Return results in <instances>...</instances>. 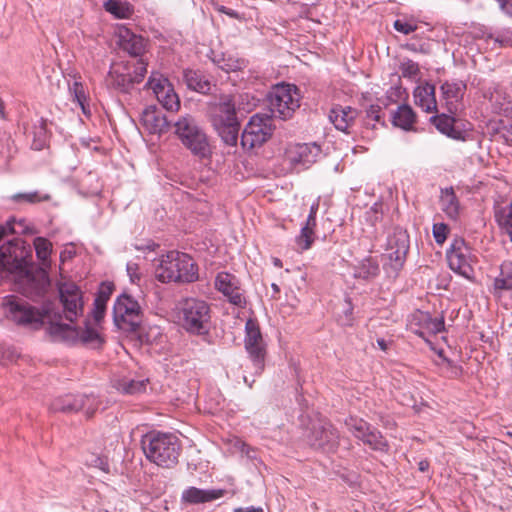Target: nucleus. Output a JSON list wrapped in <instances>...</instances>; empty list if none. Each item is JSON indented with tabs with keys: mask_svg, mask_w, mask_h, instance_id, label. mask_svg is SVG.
Instances as JSON below:
<instances>
[{
	"mask_svg": "<svg viewBox=\"0 0 512 512\" xmlns=\"http://www.w3.org/2000/svg\"><path fill=\"white\" fill-rule=\"evenodd\" d=\"M314 227L305 225L296 237V243L302 250H308L314 242Z\"/></svg>",
	"mask_w": 512,
	"mask_h": 512,
	"instance_id": "obj_44",
	"label": "nucleus"
},
{
	"mask_svg": "<svg viewBox=\"0 0 512 512\" xmlns=\"http://www.w3.org/2000/svg\"><path fill=\"white\" fill-rule=\"evenodd\" d=\"M217 11L220 13L226 14L227 16H229L230 18H233V19L241 18L237 11L227 8L225 6H222V5L217 7Z\"/></svg>",
	"mask_w": 512,
	"mask_h": 512,
	"instance_id": "obj_56",
	"label": "nucleus"
},
{
	"mask_svg": "<svg viewBox=\"0 0 512 512\" xmlns=\"http://www.w3.org/2000/svg\"><path fill=\"white\" fill-rule=\"evenodd\" d=\"M2 306L7 319L17 325L33 329H40L44 324H48V329L53 322H58L61 318L57 313L52 314L53 303L50 301L43 303L39 309L16 296H8Z\"/></svg>",
	"mask_w": 512,
	"mask_h": 512,
	"instance_id": "obj_1",
	"label": "nucleus"
},
{
	"mask_svg": "<svg viewBox=\"0 0 512 512\" xmlns=\"http://www.w3.org/2000/svg\"><path fill=\"white\" fill-rule=\"evenodd\" d=\"M223 489H200L188 487L181 494V501L186 504H202L217 500L225 495Z\"/></svg>",
	"mask_w": 512,
	"mask_h": 512,
	"instance_id": "obj_23",
	"label": "nucleus"
},
{
	"mask_svg": "<svg viewBox=\"0 0 512 512\" xmlns=\"http://www.w3.org/2000/svg\"><path fill=\"white\" fill-rule=\"evenodd\" d=\"M146 87L151 89L157 101L167 111L175 112L180 108V100L170 81L159 72H151Z\"/></svg>",
	"mask_w": 512,
	"mask_h": 512,
	"instance_id": "obj_15",
	"label": "nucleus"
},
{
	"mask_svg": "<svg viewBox=\"0 0 512 512\" xmlns=\"http://www.w3.org/2000/svg\"><path fill=\"white\" fill-rule=\"evenodd\" d=\"M234 512H263V509L262 508H255L253 506L246 507V508L239 507V508H235Z\"/></svg>",
	"mask_w": 512,
	"mask_h": 512,
	"instance_id": "obj_58",
	"label": "nucleus"
},
{
	"mask_svg": "<svg viewBox=\"0 0 512 512\" xmlns=\"http://www.w3.org/2000/svg\"><path fill=\"white\" fill-rule=\"evenodd\" d=\"M273 119L268 114H255L245 126L241 135V144L244 148L253 149L261 146L272 135Z\"/></svg>",
	"mask_w": 512,
	"mask_h": 512,
	"instance_id": "obj_13",
	"label": "nucleus"
},
{
	"mask_svg": "<svg viewBox=\"0 0 512 512\" xmlns=\"http://www.w3.org/2000/svg\"><path fill=\"white\" fill-rule=\"evenodd\" d=\"M339 432L328 421H318L314 423L307 436L309 444L324 452H333L339 444Z\"/></svg>",
	"mask_w": 512,
	"mask_h": 512,
	"instance_id": "obj_17",
	"label": "nucleus"
},
{
	"mask_svg": "<svg viewBox=\"0 0 512 512\" xmlns=\"http://www.w3.org/2000/svg\"><path fill=\"white\" fill-rule=\"evenodd\" d=\"M114 290V285L111 282L101 283L95 299L107 303Z\"/></svg>",
	"mask_w": 512,
	"mask_h": 512,
	"instance_id": "obj_49",
	"label": "nucleus"
},
{
	"mask_svg": "<svg viewBox=\"0 0 512 512\" xmlns=\"http://www.w3.org/2000/svg\"><path fill=\"white\" fill-rule=\"evenodd\" d=\"M495 219L501 231L507 234L512 241V202L495 211Z\"/></svg>",
	"mask_w": 512,
	"mask_h": 512,
	"instance_id": "obj_37",
	"label": "nucleus"
},
{
	"mask_svg": "<svg viewBox=\"0 0 512 512\" xmlns=\"http://www.w3.org/2000/svg\"><path fill=\"white\" fill-rule=\"evenodd\" d=\"M345 425L353 436L362 442L366 435L373 429L368 422L357 417H349L346 419Z\"/></svg>",
	"mask_w": 512,
	"mask_h": 512,
	"instance_id": "obj_38",
	"label": "nucleus"
},
{
	"mask_svg": "<svg viewBox=\"0 0 512 512\" xmlns=\"http://www.w3.org/2000/svg\"><path fill=\"white\" fill-rule=\"evenodd\" d=\"M427 327L434 334L442 332L445 329L444 318L440 317V318L429 319Z\"/></svg>",
	"mask_w": 512,
	"mask_h": 512,
	"instance_id": "obj_54",
	"label": "nucleus"
},
{
	"mask_svg": "<svg viewBox=\"0 0 512 512\" xmlns=\"http://www.w3.org/2000/svg\"><path fill=\"white\" fill-rule=\"evenodd\" d=\"M415 104L425 112L430 113L437 110L435 97V86L430 83L417 86L414 90Z\"/></svg>",
	"mask_w": 512,
	"mask_h": 512,
	"instance_id": "obj_26",
	"label": "nucleus"
},
{
	"mask_svg": "<svg viewBox=\"0 0 512 512\" xmlns=\"http://www.w3.org/2000/svg\"><path fill=\"white\" fill-rule=\"evenodd\" d=\"M415 122L416 114L411 106L407 104L398 106L397 110L392 114L393 125L403 130H413Z\"/></svg>",
	"mask_w": 512,
	"mask_h": 512,
	"instance_id": "obj_29",
	"label": "nucleus"
},
{
	"mask_svg": "<svg viewBox=\"0 0 512 512\" xmlns=\"http://www.w3.org/2000/svg\"><path fill=\"white\" fill-rule=\"evenodd\" d=\"M59 300L62 305V312L55 311L61 316L58 322L64 318L70 323H74L84 313V294L82 290L73 282H60L58 284Z\"/></svg>",
	"mask_w": 512,
	"mask_h": 512,
	"instance_id": "obj_10",
	"label": "nucleus"
},
{
	"mask_svg": "<svg viewBox=\"0 0 512 512\" xmlns=\"http://www.w3.org/2000/svg\"><path fill=\"white\" fill-rule=\"evenodd\" d=\"M358 111L350 106L337 105L330 110L329 119L339 131L349 133L354 124Z\"/></svg>",
	"mask_w": 512,
	"mask_h": 512,
	"instance_id": "obj_24",
	"label": "nucleus"
},
{
	"mask_svg": "<svg viewBox=\"0 0 512 512\" xmlns=\"http://www.w3.org/2000/svg\"><path fill=\"white\" fill-rule=\"evenodd\" d=\"M366 117L369 120H373L374 122L384 125V120L381 115V107L379 105H371L366 110Z\"/></svg>",
	"mask_w": 512,
	"mask_h": 512,
	"instance_id": "obj_53",
	"label": "nucleus"
},
{
	"mask_svg": "<svg viewBox=\"0 0 512 512\" xmlns=\"http://www.w3.org/2000/svg\"><path fill=\"white\" fill-rule=\"evenodd\" d=\"M448 226L444 223H436L433 225V236L437 244H443L447 238Z\"/></svg>",
	"mask_w": 512,
	"mask_h": 512,
	"instance_id": "obj_52",
	"label": "nucleus"
},
{
	"mask_svg": "<svg viewBox=\"0 0 512 512\" xmlns=\"http://www.w3.org/2000/svg\"><path fill=\"white\" fill-rule=\"evenodd\" d=\"M174 134L181 144L194 156L204 159L212 154L209 138L198 121L191 115L178 118L174 123Z\"/></svg>",
	"mask_w": 512,
	"mask_h": 512,
	"instance_id": "obj_4",
	"label": "nucleus"
},
{
	"mask_svg": "<svg viewBox=\"0 0 512 512\" xmlns=\"http://www.w3.org/2000/svg\"><path fill=\"white\" fill-rule=\"evenodd\" d=\"M104 9L118 19L130 18L134 12L131 4L119 0H107Z\"/></svg>",
	"mask_w": 512,
	"mask_h": 512,
	"instance_id": "obj_35",
	"label": "nucleus"
},
{
	"mask_svg": "<svg viewBox=\"0 0 512 512\" xmlns=\"http://www.w3.org/2000/svg\"><path fill=\"white\" fill-rule=\"evenodd\" d=\"M442 99L449 113L457 112L458 103L463 99L466 84L463 81H445L440 86Z\"/></svg>",
	"mask_w": 512,
	"mask_h": 512,
	"instance_id": "obj_21",
	"label": "nucleus"
},
{
	"mask_svg": "<svg viewBox=\"0 0 512 512\" xmlns=\"http://www.w3.org/2000/svg\"><path fill=\"white\" fill-rule=\"evenodd\" d=\"M440 206L448 218L456 220L459 217L460 203L452 187L441 189Z\"/></svg>",
	"mask_w": 512,
	"mask_h": 512,
	"instance_id": "obj_28",
	"label": "nucleus"
},
{
	"mask_svg": "<svg viewBox=\"0 0 512 512\" xmlns=\"http://www.w3.org/2000/svg\"><path fill=\"white\" fill-rule=\"evenodd\" d=\"M98 405L99 401L94 395L68 394L55 399L51 404V409L63 413H75L82 410L86 417L90 418L98 409Z\"/></svg>",
	"mask_w": 512,
	"mask_h": 512,
	"instance_id": "obj_16",
	"label": "nucleus"
},
{
	"mask_svg": "<svg viewBox=\"0 0 512 512\" xmlns=\"http://www.w3.org/2000/svg\"><path fill=\"white\" fill-rule=\"evenodd\" d=\"M446 258L451 270L468 280L474 279L473 263L476 257L463 238H455L452 241Z\"/></svg>",
	"mask_w": 512,
	"mask_h": 512,
	"instance_id": "obj_11",
	"label": "nucleus"
},
{
	"mask_svg": "<svg viewBox=\"0 0 512 512\" xmlns=\"http://www.w3.org/2000/svg\"><path fill=\"white\" fill-rule=\"evenodd\" d=\"M68 257H71V253H70V252H68V253L63 252V253H61V255H60V258H61V260H62V261H64V260H65L66 258H68Z\"/></svg>",
	"mask_w": 512,
	"mask_h": 512,
	"instance_id": "obj_62",
	"label": "nucleus"
},
{
	"mask_svg": "<svg viewBox=\"0 0 512 512\" xmlns=\"http://www.w3.org/2000/svg\"><path fill=\"white\" fill-rule=\"evenodd\" d=\"M180 319L186 331L192 334H207L211 324L209 304L200 299L187 298L181 303Z\"/></svg>",
	"mask_w": 512,
	"mask_h": 512,
	"instance_id": "obj_8",
	"label": "nucleus"
},
{
	"mask_svg": "<svg viewBox=\"0 0 512 512\" xmlns=\"http://www.w3.org/2000/svg\"><path fill=\"white\" fill-rule=\"evenodd\" d=\"M244 382L249 386V387H252V384L254 382V380L252 381H249L248 378L246 376H244Z\"/></svg>",
	"mask_w": 512,
	"mask_h": 512,
	"instance_id": "obj_63",
	"label": "nucleus"
},
{
	"mask_svg": "<svg viewBox=\"0 0 512 512\" xmlns=\"http://www.w3.org/2000/svg\"><path fill=\"white\" fill-rule=\"evenodd\" d=\"M213 62L227 73L241 71L247 67V61L244 58L228 53L215 56Z\"/></svg>",
	"mask_w": 512,
	"mask_h": 512,
	"instance_id": "obj_32",
	"label": "nucleus"
},
{
	"mask_svg": "<svg viewBox=\"0 0 512 512\" xmlns=\"http://www.w3.org/2000/svg\"><path fill=\"white\" fill-rule=\"evenodd\" d=\"M221 121L222 120H219L218 124H214V128L216 129L224 143L230 146L236 145L238 141L240 123L236 122L230 124H223V122Z\"/></svg>",
	"mask_w": 512,
	"mask_h": 512,
	"instance_id": "obj_34",
	"label": "nucleus"
},
{
	"mask_svg": "<svg viewBox=\"0 0 512 512\" xmlns=\"http://www.w3.org/2000/svg\"><path fill=\"white\" fill-rule=\"evenodd\" d=\"M137 269H138L137 264H135V263L127 264V272L131 277L133 276V274L136 272Z\"/></svg>",
	"mask_w": 512,
	"mask_h": 512,
	"instance_id": "obj_60",
	"label": "nucleus"
},
{
	"mask_svg": "<svg viewBox=\"0 0 512 512\" xmlns=\"http://www.w3.org/2000/svg\"><path fill=\"white\" fill-rule=\"evenodd\" d=\"M322 150L317 143H297L286 151L288 161L294 167L308 168L321 156Z\"/></svg>",
	"mask_w": 512,
	"mask_h": 512,
	"instance_id": "obj_19",
	"label": "nucleus"
},
{
	"mask_svg": "<svg viewBox=\"0 0 512 512\" xmlns=\"http://www.w3.org/2000/svg\"><path fill=\"white\" fill-rule=\"evenodd\" d=\"M146 380H131L124 383L123 389L128 394H137L145 390Z\"/></svg>",
	"mask_w": 512,
	"mask_h": 512,
	"instance_id": "obj_51",
	"label": "nucleus"
},
{
	"mask_svg": "<svg viewBox=\"0 0 512 512\" xmlns=\"http://www.w3.org/2000/svg\"><path fill=\"white\" fill-rule=\"evenodd\" d=\"M147 63L141 60L115 63L106 77V84L119 92L128 93L134 84L143 81Z\"/></svg>",
	"mask_w": 512,
	"mask_h": 512,
	"instance_id": "obj_7",
	"label": "nucleus"
},
{
	"mask_svg": "<svg viewBox=\"0 0 512 512\" xmlns=\"http://www.w3.org/2000/svg\"><path fill=\"white\" fill-rule=\"evenodd\" d=\"M222 120L223 124L239 122L236 116V100L233 96H225L216 104L212 115V123L218 124Z\"/></svg>",
	"mask_w": 512,
	"mask_h": 512,
	"instance_id": "obj_25",
	"label": "nucleus"
},
{
	"mask_svg": "<svg viewBox=\"0 0 512 512\" xmlns=\"http://www.w3.org/2000/svg\"><path fill=\"white\" fill-rule=\"evenodd\" d=\"M34 247L36 256L39 260L45 261L50 257L52 251V243L44 237H36L34 239Z\"/></svg>",
	"mask_w": 512,
	"mask_h": 512,
	"instance_id": "obj_42",
	"label": "nucleus"
},
{
	"mask_svg": "<svg viewBox=\"0 0 512 512\" xmlns=\"http://www.w3.org/2000/svg\"><path fill=\"white\" fill-rule=\"evenodd\" d=\"M376 342H377L378 347L382 351H387L388 350L389 343L385 339L378 338Z\"/></svg>",
	"mask_w": 512,
	"mask_h": 512,
	"instance_id": "obj_59",
	"label": "nucleus"
},
{
	"mask_svg": "<svg viewBox=\"0 0 512 512\" xmlns=\"http://www.w3.org/2000/svg\"><path fill=\"white\" fill-rule=\"evenodd\" d=\"M215 286L233 305L242 307L245 304L241 289L236 285V279L233 275L219 273L215 279Z\"/></svg>",
	"mask_w": 512,
	"mask_h": 512,
	"instance_id": "obj_20",
	"label": "nucleus"
},
{
	"mask_svg": "<svg viewBox=\"0 0 512 512\" xmlns=\"http://www.w3.org/2000/svg\"><path fill=\"white\" fill-rule=\"evenodd\" d=\"M70 91L73 94L74 101L79 105L83 114L89 116L91 112L88 103V97L86 95L83 84L81 82L75 81L70 87Z\"/></svg>",
	"mask_w": 512,
	"mask_h": 512,
	"instance_id": "obj_40",
	"label": "nucleus"
},
{
	"mask_svg": "<svg viewBox=\"0 0 512 512\" xmlns=\"http://www.w3.org/2000/svg\"><path fill=\"white\" fill-rule=\"evenodd\" d=\"M272 289H273L275 292H279V287H278L276 284H272Z\"/></svg>",
	"mask_w": 512,
	"mask_h": 512,
	"instance_id": "obj_64",
	"label": "nucleus"
},
{
	"mask_svg": "<svg viewBox=\"0 0 512 512\" xmlns=\"http://www.w3.org/2000/svg\"><path fill=\"white\" fill-rule=\"evenodd\" d=\"M300 92L293 84L281 83L275 85L267 95V105L270 117L288 120L300 107Z\"/></svg>",
	"mask_w": 512,
	"mask_h": 512,
	"instance_id": "obj_6",
	"label": "nucleus"
},
{
	"mask_svg": "<svg viewBox=\"0 0 512 512\" xmlns=\"http://www.w3.org/2000/svg\"><path fill=\"white\" fill-rule=\"evenodd\" d=\"M394 29L404 35H408L417 29V23L413 19L401 18L394 21Z\"/></svg>",
	"mask_w": 512,
	"mask_h": 512,
	"instance_id": "obj_47",
	"label": "nucleus"
},
{
	"mask_svg": "<svg viewBox=\"0 0 512 512\" xmlns=\"http://www.w3.org/2000/svg\"><path fill=\"white\" fill-rule=\"evenodd\" d=\"M427 468H428V462H426V461H421V462L419 463V469H420L421 471H425Z\"/></svg>",
	"mask_w": 512,
	"mask_h": 512,
	"instance_id": "obj_61",
	"label": "nucleus"
},
{
	"mask_svg": "<svg viewBox=\"0 0 512 512\" xmlns=\"http://www.w3.org/2000/svg\"><path fill=\"white\" fill-rule=\"evenodd\" d=\"M245 349L252 362V369L255 375H260L265 366L266 344L263 340L258 323L248 319L245 324Z\"/></svg>",
	"mask_w": 512,
	"mask_h": 512,
	"instance_id": "obj_12",
	"label": "nucleus"
},
{
	"mask_svg": "<svg viewBox=\"0 0 512 512\" xmlns=\"http://www.w3.org/2000/svg\"><path fill=\"white\" fill-rule=\"evenodd\" d=\"M353 305L350 298H345L341 313L337 315V321L341 326H351L353 324Z\"/></svg>",
	"mask_w": 512,
	"mask_h": 512,
	"instance_id": "obj_45",
	"label": "nucleus"
},
{
	"mask_svg": "<svg viewBox=\"0 0 512 512\" xmlns=\"http://www.w3.org/2000/svg\"><path fill=\"white\" fill-rule=\"evenodd\" d=\"M34 135L35 140L33 146L35 149L40 150L48 137L47 120L41 119L39 121V125L35 126Z\"/></svg>",
	"mask_w": 512,
	"mask_h": 512,
	"instance_id": "obj_46",
	"label": "nucleus"
},
{
	"mask_svg": "<svg viewBox=\"0 0 512 512\" xmlns=\"http://www.w3.org/2000/svg\"><path fill=\"white\" fill-rule=\"evenodd\" d=\"M410 240L409 235L406 230L403 229H395L393 234L389 236L387 242L388 250H399V251H409Z\"/></svg>",
	"mask_w": 512,
	"mask_h": 512,
	"instance_id": "obj_39",
	"label": "nucleus"
},
{
	"mask_svg": "<svg viewBox=\"0 0 512 512\" xmlns=\"http://www.w3.org/2000/svg\"><path fill=\"white\" fill-rule=\"evenodd\" d=\"M380 272L378 261L373 257H366L360 261L355 267L353 276L356 279L370 281L377 277Z\"/></svg>",
	"mask_w": 512,
	"mask_h": 512,
	"instance_id": "obj_30",
	"label": "nucleus"
},
{
	"mask_svg": "<svg viewBox=\"0 0 512 512\" xmlns=\"http://www.w3.org/2000/svg\"><path fill=\"white\" fill-rule=\"evenodd\" d=\"M118 46L131 56L130 61L141 60L148 64L147 41L140 35H136L126 27H120L117 32Z\"/></svg>",
	"mask_w": 512,
	"mask_h": 512,
	"instance_id": "obj_18",
	"label": "nucleus"
},
{
	"mask_svg": "<svg viewBox=\"0 0 512 512\" xmlns=\"http://www.w3.org/2000/svg\"><path fill=\"white\" fill-rule=\"evenodd\" d=\"M430 120L441 134L453 140L466 141L467 132L456 124L454 117L442 113L432 116Z\"/></svg>",
	"mask_w": 512,
	"mask_h": 512,
	"instance_id": "obj_22",
	"label": "nucleus"
},
{
	"mask_svg": "<svg viewBox=\"0 0 512 512\" xmlns=\"http://www.w3.org/2000/svg\"><path fill=\"white\" fill-rule=\"evenodd\" d=\"M400 70H401L402 76L405 78H413L414 79L420 73L419 65L410 59L404 61L401 64Z\"/></svg>",
	"mask_w": 512,
	"mask_h": 512,
	"instance_id": "obj_48",
	"label": "nucleus"
},
{
	"mask_svg": "<svg viewBox=\"0 0 512 512\" xmlns=\"http://www.w3.org/2000/svg\"><path fill=\"white\" fill-rule=\"evenodd\" d=\"M10 199L15 203H38L41 201H47L50 199L49 195H40L37 191L28 192V193H16L10 197Z\"/></svg>",
	"mask_w": 512,
	"mask_h": 512,
	"instance_id": "obj_43",
	"label": "nucleus"
},
{
	"mask_svg": "<svg viewBox=\"0 0 512 512\" xmlns=\"http://www.w3.org/2000/svg\"><path fill=\"white\" fill-rule=\"evenodd\" d=\"M155 277L162 283L193 282L198 278L192 258L182 252L170 251L163 255L155 269Z\"/></svg>",
	"mask_w": 512,
	"mask_h": 512,
	"instance_id": "obj_3",
	"label": "nucleus"
},
{
	"mask_svg": "<svg viewBox=\"0 0 512 512\" xmlns=\"http://www.w3.org/2000/svg\"><path fill=\"white\" fill-rule=\"evenodd\" d=\"M493 287L495 294L512 290V261H504L500 265V273L494 279Z\"/></svg>",
	"mask_w": 512,
	"mask_h": 512,
	"instance_id": "obj_33",
	"label": "nucleus"
},
{
	"mask_svg": "<svg viewBox=\"0 0 512 512\" xmlns=\"http://www.w3.org/2000/svg\"><path fill=\"white\" fill-rule=\"evenodd\" d=\"M142 123L150 133L161 134L168 130L169 123L166 117L155 107H148L143 111Z\"/></svg>",
	"mask_w": 512,
	"mask_h": 512,
	"instance_id": "obj_27",
	"label": "nucleus"
},
{
	"mask_svg": "<svg viewBox=\"0 0 512 512\" xmlns=\"http://www.w3.org/2000/svg\"><path fill=\"white\" fill-rule=\"evenodd\" d=\"M363 444L369 446L372 450L386 452L388 443L382 434L375 428L368 433L363 440Z\"/></svg>",
	"mask_w": 512,
	"mask_h": 512,
	"instance_id": "obj_41",
	"label": "nucleus"
},
{
	"mask_svg": "<svg viewBox=\"0 0 512 512\" xmlns=\"http://www.w3.org/2000/svg\"><path fill=\"white\" fill-rule=\"evenodd\" d=\"M501 9L507 13L508 15L512 16V0H496Z\"/></svg>",
	"mask_w": 512,
	"mask_h": 512,
	"instance_id": "obj_57",
	"label": "nucleus"
},
{
	"mask_svg": "<svg viewBox=\"0 0 512 512\" xmlns=\"http://www.w3.org/2000/svg\"><path fill=\"white\" fill-rule=\"evenodd\" d=\"M184 79L187 86L200 93H207L210 90V82L206 80L198 71L186 70Z\"/></svg>",
	"mask_w": 512,
	"mask_h": 512,
	"instance_id": "obj_36",
	"label": "nucleus"
},
{
	"mask_svg": "<svg viewBox=\"0 0 512 512\" xmlns=\"http://www.w3.org/2000/svg\"><path fill=\"white\" fill-rule=\"evenodd\" d=\"M141 445L146 458L160 467L171 468L178 462L181 444L172 433L149 432L142 437Z\"/></svg>",
	"mask_w": 512,
	"mask_h": 512,
	"instance_id": "obj_2",
	"label": "nucleus"
},
{
	"mask_svg": "<svg viewBox=\"0 0 512 512\" xmlns=\"http://www.w3.org/2000/svg\"><path fill=\"white\" fill-rule=\"evenodd\" d=\"M407 254L408 252L406 251L390 250L383 263V269L388 277L396 278L398 276L404 266Z\"/></svg>",
	"mask_w": 512,
	"mask_h": 512,
	"instance_id": "obj_31",
	"label": "nucleus"
},
{
	"mask_svg": "<svg viewBox=\"0 0 512 512\" xmlns=\"http://www.w3.org/2000/svg\"><path fill=\"white\" fill-rule=\"evenodd\" d=\"M113 317L119 328L134 331L141 322L140 306L132 297L123 294L114 303Z\"/></svg>",
	"mask_w": 512,
	"mask_h": 512,
	"instance_id": "obj_14",
	"label": "nucleus"
},
{
	"mask_svg": "<svg viewBox=\"0 0 512 512\" xmlns=\"http://www.w3.org/2000/svg\"><path fill=\"white\" fill-rule=\"evenodd\" d=\"M106 305L107 303L94 299L91 316L96 324H99L103 320L106 312Z\"/></svg>",
	"mask_w": 512,
	"mask_h": 512,
	"instance_id": "obj_50",
	"label": "nucleus"
},
{
	"mask_svg": "<svg viewBox=\"0 0 512 512\" xmlns=\"http://www.w3.org/2000/svg\"><path fill=\"white\" fill-rule=\"evenodd\" d=\"M15 221L8 220L4 225H0V241L8 234L16 233L14 228ZM27 252L17 238L9 240L0 247V280L9 273H24L27 271L28 261Z\"/></svg>",
	"mask_w": 512,
	"mask_h": 512,
	"instance_id": "obj_5",
	"label": "nucleus"
},
{
	"mask_svg": "<svg viewBox=\"0 0 512 512\" xmlns=\"http://www.w3.org/2000/svg\"><path fill=\"white\" fill-rule=\"evenodd\" d=\"M317 210H318V204H313L310 207V213H309V215L307 217L305 225L312 226V227L316 226V213H317Z\"/></svg>",
	"mask_w": 512,
	"mask_h": 512,
	"instance_id": "obj_55",
	"label": "nucleus"
},
{
	"mask_svg": "<svg viewBox=\"0 0 512 512\" xmlns=\"http://www.w3.org/2000/svg\"><path fill=\"white\" fill-rule=\"evenodd\" d=\"M84 324L85 326L81 328L62 322H53L48 328V333L57 340L79 339L84 344L99 348L104 342L103 337L96 328L90 325L89 319H86Z\"/></svg>",
	"mask_w": 512,
	"mask_h": 512,
	"instance_id": "obj_9",
	"label": "nucleus"
}]
</instances>
